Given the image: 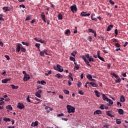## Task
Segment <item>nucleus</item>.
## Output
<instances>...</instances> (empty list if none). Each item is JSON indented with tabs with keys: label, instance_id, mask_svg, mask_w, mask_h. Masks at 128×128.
<instances>
[{
	"label": "nucleus",
	"instance_id": "f257e3e1",
	"mask_svg": "<svg viewBox=\"0 0 128 128\" xmlns=\"http://www.w3.org/2000/svg\"><path fill=\"white\" fill-rule=\"evenodd\" d=\"M110 74L111 76H114L115 78H116V80H115L116 84H120V82H122V79H120V76L116 75L114 73H111Z\"/></svg>",
	"mask_w": 128,
	"mask_h": 128
},
{
	"label": "nucleus",
	"instance_id": "f03ea898",
	"mask_svg": "<svg viewBox=\"0 0 128 128\" xmlns=\"http://www.w3.org/2000/svg\"><path fill=\"white\" fill-rule=\"evenodd\" d=\"M66 108H67L68 112V114H70V112H74L76 110V108H74V107L72 106L67 105Z\"/></svg>",
	"mask_w": 128,
	"mask_h": 128
},
{
	"label": "nucleus",
	"instance_id": "7ed1b4c3",
	"mask_svg": "<svg viewBox=\"0 0 128 128\" xmlns=\"http://www.w3.org/2000/svg\"><path fill=\"white\" fill-rule=\"evenodd\" d=\"M54 69L55 70H57L58 72H64V68L62 66H60V65L58 64L56 65V66H54Z\"/></svg>",
	"mask_w": 128,
	"mask_h": 128
},
{
	"label": "nucleus",
	"instance_id": "20e7f679",
	"mask_svg": "<svg viewBox=\"0 0 128 128\" xmlns=\"http://www.w3.org/2000/svg\"><path fill=\"white\" fill-rule=\"evenodd\" d=\"M44 54L46 56H48V50L46 49H44V50L40 51V54L41 56H44Z\"/></svg>",
	"mask_w": 128,
	"mask_h": 128
},
{
	"label": "nucleus",
	"instance_id": "39448f33",
	"mask_svg": "<svg viewBox=\"0 0 128 128\" xmlns=\"http://www.w3.org/2000/svg\"><path fill=\"white\" fill-rule=\"evenodd\" d=\"M70 10L72 12H74H74H76L78 10V8H76V5L74 4L70 6Z\"/></svg>",
	"mask_w": 128,
	"mask_h": 128
},
{
	"label": "nucleus",
	"instance_id": "423d86ee",
	"mask_svg": "<svg viewBox=\"0 0 128 128\" xmlns=\"http://www.w3.org/2000/svg\"><path fill=\"white\" fill-rule=\"evenodd\" d=\"M17 108L20 110H24V105L22 103L19 102L17 105Z\"/></svg>",
	"mask_w": 128,
	"mask_h": 128
},
{
	"label": "nucleus",
	"instance_id": "0eeeda50",
	"mask_svg": "<svg viewBox=\"0 0 128 128\" xmlns=\"http://www.w3.org/2000/svg\"><path fill=\"white\" fill-rule=\"evenodd\" d=\"M30 79V75H28V74H26V75H24L23 80H24V82H28V80H29Z\"/></svg>",
	"mask_w": 128,
	"mask_h": 128
},
{
	"label": "nucleus",
	"instance_id": "6e6552de",
	"mask_svg": "<svg viewBox=\"0 0 128 128\" xmlns=\"http://www.w3.org/2000/svg\"><path fill=\"white\" fill-rule=\"evenodd\" d=\"M82 60H84V62H85L86 64H87L88 66H90H90H92L90 64V62H88V60H87L86 57H84V56H82Z\"/></svg>",
	"mask_w": 128,
	"mask_h": 128
},
{
	"label": "nucleus",
	"instance_id": "1a4fd4ad",
	"mask_svg": "<svg viewBox=\"0 0 128 128\" xmlns=\"http://www.w3.org/2000/svg\"><path fill=\"white\" fill-rule=\"evenodd\" d=\"M42 91L41 90H39L38 92H36L35 93L36 96H37V98H42V95H40V94H42Z\"/></svg>",
	"mask_w": 128,
	"mask_h": 128
},
{
	"label": "nucleus",
	"instance_id": "9d476101",
	"mask_svg": "<svg viewBox=\"0 0 128 128\" xmlns=\"http://www.w3.org/2000/svg\"><path fill=\"white\" fill-rule=\"evenodd\" d=\"M21 48H22V44L18 43L17 46L16 48V50L18 52H20Z\"/></svg>",
	"mask_w": 128,
	"mask_h": 128
},
{
	"label": "nucleus",
	"instance_id": "9b49d317",
	"mask_svg": "<svg viewBox=\"0 0 128 128\" xmlns=\"http://www.w3.org/2000/svg\"><path fill=\"white\" fill-rule=\"evenodd\" d=\"M80 16H90V14H86V12H83L80 13Z\"/></svg>",
	"mask_w": 128,
	"mask_h": 128
},
{
	"label": "nucleus",
	"instance_id": "f8f14e48",
	"mask_svg": "<svg viewBox=\"0 0 128 128\" xmlns=\"http://www.w3.org/2000/svg\"><path fill=\"white\" fill-rule=\"evenodd\" d=\"M10 10H12V8L8 6H4L2 8V10L4 12H6Z\"/></svg>",
	"mask_w": 128,
	"mask_h": 128
},
{
	"label": "nucleus",
	"instance_id": "ddd939ff",
	"mask_svg": "<svg viewBox=\"0 0 128 128\" xmlns=\"http://www.w3.org/2000/svg\"><path fill=\"white\" fill-rule=\"evenodd\" d=\"M44 108H45V110H48V112H50V110H54V109H52V108L50 107V106H46V104H44Z\"/></svg>",
	"mask_w": 128,
	"mask_h": 128
},
{
	"label": "nucleus",
	"instance_id": "4468645a",
	"mask_svg": "<svg viewBox=\"0 0 128 128\" xmlns=\"http://www.w3.org/2000/svg\"><path fill=\"white\" fill-rule=\"evenodd\" d=\"M112 111H106V114L110 118H114V116L110 114Z\"/></svg>",
	"mask_w": 128,
	"mask_h": 128
},
{
	"label": "nucleus",
	"instance_id": "2eb2a0df",
	"mask_svg": "<svg viewBox=\"0 0 128 128\" xmlns=\"http://www.w3.org/2000/svg\"><path fill=\"white\" fill-rule=\"evenodd\" d=\"M120 102H126V98H124V95H122L120 96Z\"/></svg>",
	"mask_w": 128,
	"mask_h": 128
},
{
	"label": "nucleus",
	"instance_id": "dca6fc26",
	"mask_svg": "<svg viewBox=\"0 0 128 128\" xmlns=\"http://www.w3.org/2000/svg\"><path fill=\"white\" fill-rule=\"evenodd\" d=\"M102 110H96L95 112H94V114H102Z\"/></svg>",
	"mask_w": 128,
	"mask_h": 128
},
{
	"label": "nucleus",
	"instance_id": "f3484780",
	"mask_svg": "<svg viewBox=\"0 0 128 128\" xmlns=\"http://www.w3.org/2000/svg\"><path fill=\"white\" fill-rule=\"evenodd\" d=\"M90 84H91L93 88H98V84L93 82H90Z\"/></svg>",
	"mask_w": 128,
	"mask_h": 128
},
{
	"label": "nucleus",
	"instance_id": "a211bd4d",
	"mask_svg": "<svg viewBox=\"0 0 128 128\" xmlns=\"http://www.w3.org/2000/svg\"><path fill=\"white\" fill-rule=\"evenodd\" d=\"M8 82H10V78L4 79L2 80V84H6Z\"/></svg>",
	"mask_w": 128,
	"mask_h": 128
},
{
	"label": "nucleus",
	"instance_id": "6ab92c4d",
	"mask_svg": "<svg viewBox=\"0 0 128 128\" xmlns=\"http://www.w3.org/2000/svg\"><path fill=\"white\" fill-rule=\"evenodd\" d=\"M6 108L8 110V112H10V110H12V105L9 104L8 106H6Z\"/></svg>",
	"mask_w": 128,
	"mask_h": 128
},
{
	"label": "nucleus",
	"instance_id": "aec40b11",
	"mask_svg": "<svg viewBox=\"0 0 128 128\" xmlns=\"http://www.w3.org/2000/svg\"><path fill=\"white\" fill-rule=\"evenodd\" d=\"M94 92L97 98H100V92H98L97 90H95Z\"/></svg>",
	"mask_w": 128,
	"mask_h": 128
},
{
	"label": "nucleus",
	"instance_id": "412c9836",
	"mask_svg": "<svg viewBox=\"0 0 128 128\" xmlns=\"http://www.w3.org/2000/svg\"><path fill=\"white\" fill-rule=\"evenodd\" d=\"M38 126V121H36L35 122H32L31 124V126Z\"/></svg>",
	"mask_w": 128,
	"mask_h": 128
},
{
	"label": "nucleus",
	"instance_id": "4be33fe9",
	"mask_svg": "<svg viewBox=\"0 0 128 128\" xmlns=\"http://www.w3.org/2000/svg\"><path fill=\"white\" fill-rule=\"evenodd\" d=\"M112 28H114V25L112 24H110V26H108V28H107V32H110Z\"/></svg>",
	"mask_w": 128,
	"mask_h": 128
},
{
	"label": "nucleus",
	"instance_id": "5701e85b",
	"mask_svg": "<svg viewBox=\"0 0 128 128\" xmlns=\"http://www.w3.org/2000/svg\"><path fill=\"white\" fill-rule=\"evenodd\" d=\"M102 98L104 100H106V102H108V98L106 96V94H102Z\"/></svg>",
	"mask_w": 128,
	"mask_h": 128
},
{
	"label": "nucleus",
	"instance_id": "b1692460",
	"mask_svg": "<svg viewBox=\"0 0 128 128\" xmlns=\"http://www.w3.org/2000/svg\"><path fill=\"white\" fill-rule=\"evenodd\" d=\"M118 112L119 114H124V110L122 109V108H120L118 110Z\"/></svg>",
	"mask_w": 128,
	"mask_h": 128
},
{
	"label": "nucleus",
	"instance_id": "393cba45",
	"mask_svg": "<svg viewBox=\"0 0 128 128\" xmlns=\"http://www.w3.org/2000/svg\"><path fill=\"white\" fill-rule=\"evenodd\" d=\"M56 78H62V76L60 74H58L55 75Z\"/></svg>",
	"mask_w": 128,
	"mask_h": 128
},
{
	"label": "nucleus",
	"instance_id": "a878e982",
	"mask_svg": "<svg viewBox=\"0 0 128 128\" xmlns=\"http://www.w3.org/2000/svg\"><path fill=\"white\" fill-rule=\"evenodd\" d=\"M10 86H12V90H18V86H16L14 84H10Z\"/></svg>",
	"mask_w": 128,
	"mask_h": 128
},
{
	"label": "nucleus",
	"instance_id": "bb28decb",
	"mask_svg": "<svg viewBox=\"0 0 128 128\" xmlns=\"http://www.w3.org/2000/svg\"><path fill=\"white\" fill-rule=\"evenodd\" d=\"M116 124H122V120H120V119H116Z\"/></svg>",
	"mask_w": 128,
	"mask_h": 128
},
{
	"label": "nucleus",
	"instance_id": "cd10ccee",
	"mask_svg": "<svg viewBox=\"0 0 128 128\" xmlns=\"http://www.w3.org/2000/svg\"><path fill=\"white\" fill-rule=\"evenodd\" d=\"M3 120L4 122H10V118H3Z\"/></svg>",
	"mask_w": 128,
	"mask_h": 128
},
{
	"label": "nucleus",
	"instance_id": "c85d7f7f",
	"mask_svg": "<svg viewBox=\"0 0 128 128\" xmlns=\"http://www.w3.org/2000/svg\"><path fill=\"white\" fill-rule=\"evenodd\" d=\"M65 34H66L68 36H70V30L68 29L66 30Z\"/></svg>",
	"mask_w": 128,
	"mask_h": 128
},
{
	"label": "nucleus",
	"instance_id": "c756f323",
	"mask_svg": "<svg viewBox=\"0 0 128 128\" xmlns=\"http://www.w3.org/2000/svg\"><path fill=\"white\" fill-rule=\"evenodd\" d=\"M91 20H95V22H96V20H98V18H96L94 17V14H92L91 16Z\"/></svg>",
	"mask_w": 128,
	"mask_h": 128
},
{
	"label": "nucleus",
	"instance_id": "7c9ffc66",
	"mask_svg": "<svg viewBox=\"0 0 128 128\" xmlns=\"http://www.w3.org/2000/svg\"><path fill=\"white\" fill-rule=\"evenodd\" d=\"M38 42H40L41 44H46V40H39Z\"/></svg>",
	"mask_w": 128,
	"mask_h": 128
},
{
	"label": "nucleus",
	"instance_id": "2f4dec72",
	"mask_svg": "<svg viewBox=\"0 0 128 128\" xmlns=\"http://www.w3.org/2000/svg\"><path fill=\"white\" fill-rule=\"evenodd\" d=\"M22 44H24V46H30V44L28 42H22Z\"/></svg>",
	"mask_w": 128,
	"mask_h": 128
},
{
	"label": "nucleus",
	"instance_id": "473e14b6",
	"mask_svg": "<svg viewBox=\"0 0 128 128\" xmlns=\"http://www.w3.org/2000/svg\"><path fill=\"white\" fill-rule=\"evenodd\" d=\"M26 50L24 48L23 46H21V52H26Z\"/></svg>",
	"mask_w": 128,
	"mask_h": 128
},
{
	"label": "nucleus",
	"instance_id": "72a5a7b5",
	"mask_svg": "<svg viewBox=\"0 0 128 128\" xmlns=\"http://www.w3.org/2000/svg\"><path fill=\"white\" fill-rule=\"evenodd\" d=\"M104 106H105V105L104 104H102L100 105V106L99 107V108L100 110H104Z\"/></svg>",
	"mask_w": 128,
	"mask_h": 128
},
{
	"label": "nucleus",
	"instance_id": "f704fd0d",
	"mask_svg": "<svg viewBox=\"0 0 128 128\" xmlns=\"http://www.w3.org/2000/svg\"><path fill=\"white\" fill-rule=\"evenodd\" d=\"M50 74H52V70H50L48 73L44 74V75L46 76H50Z\"/></svg>",
	"mask_w": 128,
	"mask_h": 128
},
{
	"label": "nucleus",
	"instance_id": "c9c22d12",
	"mask_svg": "<svg viewBox=\"0 0 128 128\" xmlns=\"http://www.w3.org/2000/svg\"><path fill=\"white\" fill-rule=\"evenodd\" d=\"M68 78H70V80H74V78H72V73H70L68 76Z\"/></svg>",
	"mask_w": 128,
	"mask_h": 128
},
{
	"label": "nucleus",
	"instance_id": "e433bc0d",
	"mask_svg": "<svg viewBox=\"0 0 128 128\" xmlns=\"http://www.w3.org/2000/svg\"><path fill=\"white\" fill-rule=\"evenodd\" d=\"M58 20H60L62 18V14H59L58 16Z\"/></svg>",
	"mask_w": 128,
	"mask_h": 128
},
{
	"label": "nucleus",
	"instance_id": "4c0bfd02",
	"mask_svg": "<svg viewBox=\"0 0 128 128\" xmlns=\"http://www.w3.org/2000/svg\"><path fill=\"white\" fill-rule=\"evenodd\" d=\"M86 78L89 80H90V79L92 78V76L90 74H88L86 76Z\"/></svg>",
	"mask_w": 128,
	"mask_h": 128
},
{
	"label": "nucleus",
	"instance_id": "58836bf2",
	"mask_svg": "<svg viewBox=\"0 0 128 128\" xmlns=\"http://www.w3.org/2000/svg\"><path fill=\"white\" fill-rule=\"evenodd\" d=\"M64 94H70V91L66 90H64Z\"/></svg>",
	"mask_w": 128,
	"mask_h": 128
},
{
	"label": "nucleus",
	"instance_id": "ea45409f",
	"mask_svg": "<svg viewBox=\"0 0 128 128\" xmlns=\"http://www.w3.org/2000/svg\"><path fill=\"white\" fill-rule=\"evenodd\" d=\"M76 54H77L76 51H74V52H73L71 54V55L72 56H76Z\"/></svg>",
	"mask_w": 128,
	"mask_h": 128
},
{
	"label": "nucleus",
	"instance_id": "a19ab883",
	"mask_svg": "<svg viewBox=\"0 0 128 128\" xmlns=\"http://www.w3.org/2000/svg\"><path fill=\"white\" fill-rule=\"evenodd\" d=\"M88 40L89 42H92V36H89L88 37Z\"/></svg>",
	"mask_w": 128,
	"mask_h": 128
},
{
	"label": "nucleus",
	"instance_id": "79ce46f5",
	"mask_svg": "<svg viewBox=\"0 0 128 128\" xmlns=\"http://www.w3.org/2000/svg\"><path fill=\"white\" fill-rule=\"evenodd\" d=\"M89 62H94V58L92 56H90V58L88 59Z\"/></svg>",
	"mask_w": 128,
	"mask_h": 128
},
{
	"label": "nucleus",
	"instance_id": "37998d69",
	"mask_svg": "<svg viewBox=\"0 0 128 128\" xmlns=\"http://www.w3.org/2000/svg\"><path fill=\"white\" fill-rule=\"evenodd\" d=\"M70 60H72V62H76V58H74L72 56H70Z\"/></svg>",
	"mask_w": 128,
	"mask_h": 128
},
{
	"label": "nucleus",
	"instance_id": "c03bdc74",
	"mask_svg": "<svg viewBox=\"0 0 128 128\" xmlns=\"http://www.w3.org/2000/svg\"><path fill=\"white\" fill-rule=\"evenodd\" d=\"M74 34H76V32H78V29L76 28V26L74 27Z\"/></svg>",
	"mask_w": 128,
	"mask_h": 128
},
{
	"label": "nucleus",
	"instance_id": "a18cd8bd",
	"mask_svg": "<svg viewBox=\"0 0 128 128\" xmlns=\"http://www.w3.org/2000/svg\"><path fill=\"white\" fill-rule=\"evenodd\" d=\"M108 102H109L110 104H114V102L112 101V100L110 99H108Z\"/></svg>",
	"mask_w": 128,
	"mask_h": 128
},
{
	"label": "nucleus",
	"instance_id": "49530a36",
	"mask_svg": "<svg viewBox=\"0 0 128 128\" xmlns=\"http://www.w3.org/2000/svg\"><path fill=\"white\" fill-rule=\"evenodd\" d=\"M4 58H6L7 60H10V56L8 55H5Z\"/></svg>",
	"mask_w": 128,
	"mask_h": 128
},
{
	"label": "nucleus",
	"instance_id": "de8ad7c7",
	"mask_svg": "<svg viewBox=\"0 0 128 128\" xmlns=\"http://www.w3.org/2000/svg\"><path fill=\"white\" fill-rule=\"evenodd\" d=\"M98 58H99V60H100L102 62H104V58L100 56L99 57H98Z\"/></svg>",
	"mask_w": 128,
	"mask_h": 128
},
{
	"label": "nucleus",
	"instance_id": "09e8293b",
	"mask_svg": "<svg viewBox=\"0 0 128 128\" xmlns=\"http://www.w3.org/2000/svg\"><path fill=\"white\" fill-rule=\"evenodd\" d=\"M74 68H76V70H80V66H78V65H76L74 66Z\"/></svg>",
	"mask_w": 128,
	"mask_h": 128
},
{
	"label": "nucleus",
	"instance_id": "8fccbe9b",
	"mask_svg": "<svg viewBox=\"0 0 128 128\" xmlns=\"http://www.w3.org/2000/svg\"><path fill=\"white\" fill-rule=\"evenodd\" d=\"M35 100H37V102H42V100H40L38 99V98L35 97L34 98Z\"/></svg>",
	"mask_w": 128,
	"mask_h": 128
},
{
	"label": "nucleus",
	"instance_id": "3c124183",
	"mask_svg": "<svg viewBox=\"0 0 128 128\" xmlns=\"http://www.w3.org/2000/svg\"><path fill=\"white\" fill-rule=\"evenodd\" d=\"M41 84L44 85L46 84V82L44 80H41Z\"/></svg>",
	"mask_w": 128,
	"mask_h": 128
},
{
	"label": "nucleus",
	"instance_id": "603ef678",
	"mask_svg": "<svg viewBox=\"0 0 128 128\" xmlns=\"http://www.w3.org/2000/svg\"><path fill=\"white\" fill-rule=\"evenodd\" d=\"M78 88H80V86H82V82H78Z\"/></svg>",
	"mask_w": 128,
	"mask_h": 128
},
{
	"label": "nucleus",
	"instance_id": "864d4df0",
	"mask_svg": "<svg viewBox=\"0 0 128 128\" xmlns=\"http://www.w3.org/2000/svg\"><path fill=\"white\" fill-rule=\"evenodd\" d=\"M86 58H90V54H87L85 55Z\"/></svg>",
	"mask_w": 128,
	"mask_h": 128
},
{
	"label": "nucleus",
	"instance_id": "5fc2aeb1",
	"mask_svg": "<svg viewBox=\"0 0 128 128\" xmlns=\"http://www.w3.org/2000/svg\"><path fill=\"white\" fill-rule=\"evenodd\" d=\"M96 31L92 29H89V32H92V34H94Z\"/></svg>",
	"mask_w": 128,
	"mask_h": 128
},
{
	"label": "nucleus",
	"instance_id": "6e6d98bb",
	"mask_svg": "<svg viewBox=\"0 0 128 128\" xmlns=\"http://www.w3.org/2000/svg\"><path fill=\"white\" fill-rule=\"evenodd\" d=\"M26 100L28 102H30V96H28L26 98Z\"/></svg>",
	"mask_w": 128,
	"mask_h": 128
},
{
	"label": "nucleus",
	"instance_id": "4d7b16f0",
	"mask_svg": "<svg viewBox=\"0 0 128 128\" xmlns=\"http://www.w3.org/2000/svg\"><path fill=\"white\" fill-rule=\"evenodd\" d=\"M122 76H124V78H126V73H122L121 74Z\"/></svg>",
	"mask_w": 128,
	"mask_h": 128
},
{
	"label": "nucleus",
	"instance_id": "13d9d810",
	"mask_svg": "<svg viewBox=\"0 0 128 128\" xmlns=\"http://www.w3.org/2000/svg\"><path fill=\"white\" fill-rule=\"evenodd\" d=\"M109 2L110 4L114 5V2L112 1V0H109Z\"/></svg>",
	"mask_w": 128,
	"mask_h": 128
},
{
	"label": "nucleus",
	"instance_id": "bf43d9fd",
	"mask_svg": "<svg viewBox=\"0 0 128 128\" xmlns=\"http://www.w3.org/2000/svg\"><path fill=\"white\" fill-rule=\"evenodd\" d=\"M41 18L42 20H44V18H46V15L42 14H41Z\"/></svg>",
	"mask_w": 128,
	"mask_h": 128
},
{
	"label": "nucleus",
	"instance_id": "052dcab7",
	"mask_svg": "<svg viewBox=\"0 0 128 128\" xmlns=\"http://www.w3.org/2000/svg\"><path fill=\"white\" fill-rule=\"evenodd\" d=\"M64 114L63 113L60 114H58L57 116H64Z\"/></svg>",
	"mask_w": 128,
	"mask_h": 128
},
{
	"label": "nucleus",
	"instance_id": "680f3d73",
	"mask_svg": "<svg viewBox=\"0 0 128 128\" xmlns=\"http://www.w3.org/2000/svg\"><path fill=\"white\" fill-rule=\"evenodd\" d=\"M78 93L80 94H82V95H83V94H84V92H83L82 90H79V91L78 92Z\"/></svg>",
	"mask_w": 128,
	"mask_h": 128
},
{
	"label": "nucleus",
	"instance_id": "e2e57ef3",
	"mask_svg": "<svg viewBox=\"0 0 128 128\" xmlns=\"http://www.w3.org/2000/svg\"><path fill=\"white\" fill-rule=\"evenodd\" d=\"M115 45L116 46L117 48H120V44L118 43H116Z\"/></svg>",
	"mask_w": 128,
	"mask_h": 128
},
{
	"label": "nucleus",
	"instance_id": "0e129e2a",
	"mask_svg": "<svg viewBox=\"0 0 128 128\" xmlns=\"http://www.w3.org/2000/svg\"><path fill=\"white\" fill-rule=\"evenodd\" d=\"M35 46H36V48H40V44H35Z\"/></svg>",
	"mask_w": 128,
	"mask_h": 128
},
{
	"label": "nucleus",
	"instance_id": "69168bd1",
	"mask_svg": "<svg viewBox=\"0 0 128 128\" xmlns=\"http://www.w3.org/2000/svg\"><path fill=\"white\" fill-rule=\"evenodd\" d=\"M30 20V16H28L26 17V19L25 20L26 21Z\"/></svg>",
	"mask_w": 128,
	"mask_h": 128
},
{
	"label": "nucleus",
	"instance_id": "338daca9",
	"mask_svg": "<svg viewBox=\"0 0 128 128\" xmlns=\"http://www.w3.org/2000/svg\"><path fill=\"white\" fill-rule=\"evenodd\" d=\"M117 105L118 106H122V103L120 102H117Z\"/></svg>",
	"mask_w": 128,
	"mask_h": 128
},
{
	"label": "nucleus",
	"instance_id": "774afa93",
	"mask_svg": "<svg viewBox=\"0 0 128 128\" xmlns=\"http://www.w3.org/2000/svg\"><path fill=\"white\" fill-rule=\"evenodd\" d=\"M114 34H116L115 36H118V29L115 30Z\"/></svg>",
	"mask_w": 128,
	"mask_h": 128
}]
</instances>
